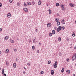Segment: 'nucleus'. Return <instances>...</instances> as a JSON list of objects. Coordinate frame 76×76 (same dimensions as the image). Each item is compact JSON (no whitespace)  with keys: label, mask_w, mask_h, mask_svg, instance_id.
Wrapping results in <instances>:
<instances>
[{"label":"nucleus","mask_w":76,"mask_h":76,"mask_svg":"<svg viewBox=\"0 0 76 76\" xmlns=\"http://www.w3.org/2000/svg\"><path fill=\"white\" fill-rule=\"evenodd\" d=\"M35 39H34L33 40V43H34H34H35V42H35Z\"/></svg>","instance_id":"obj_29"},{"label":"nucleus","mask_w":76,"mask_h":76,"mask_svg":"<svg viewBox=\"0 0 76 76\" xmlns=\"http://www.w3.org/2000/svg\"><path fill=\"white\" fill-rule=\"evenodd\" d=\"M59 5H60V4H59V3H57L56 4V6H59Z\"/></svg>","instance_id":"obj_22"},{"label":"nucleus","mask_w":76,"mask_h":76,"mask_svg":"<svg viewBox=\"0 0 76 76\" xmlns=\"http://www.w3.org/2000/svg\"><path fill=\"white\" fill-rule=\"evenodd\" d=\"M49 13L50 15H51V10H49Z\"/></svg>","instance_id":"obj_23"},{"label":"nucleus","mask_w":76,"mask_h":76,"mask_svg":"<svg viewBox=\"0 0 76 76\" xmlns=\"http://www.w3.org/2000/svg\"><path fill=\"white\" fill-rule=\"evenodd\" d=\"M74 49L75 50H76V45L74 47Z\"/></svg>","instance_id":"obj_46"},{"label":"nucleus","mask_w":76,"mask_h":76,"mask_svg":"<svg viewBox=\"0 0 76 76\" xmlns=\"http://www.w3.org/2000/svg\"><path fill=\"white\" fill-rule=\"evenodd\" d=\"M49 35L50 37H52V36L53 35V34H52V33H50L49 34Z\"/></svg>","instance_id":"obj_17"},{"label":"nucleus","mask_w":76,"mask_h":76,"mask_svg":"<svg viewBox=\"0 0 76 76\" xmlns=\"http://www.w3.org/2000/svg\"><path fill=\"white\" fill-rule=\"evenodd\" d=\"M64 19H63L61 21V23H63L64 22Z\"/></svg>","instance_id":"obj_37"},{"label":"nucleus","mask_w":76,"mask_h":76,"mask_svg":"<svg viewBox=\"0 0 76 76\" xmlns=\"http://www.w3.org/2000/svg\"><path fill=\"white\" fill-rule=\"evenodd\" d=\"M73 76H75V74H74V75H73Z\"/></svg>","instance_id":"obj_57"},{"label":"nucleus","mask_w":76,"mask_h":76,"mask_svg":"<svg viewBox=\"0 0 76 76\" xmlns=\"http://www.w3.org/2000/svg\"><path fill=\"white\" fill-rule=\"evenodd\" d=\"M75 33H73L72 34V36L75 37Z\"/></svg>","instance_id":"obj_33"},{"label":"nucleus","mask_w":76,"mask_h":76,"mask_svg":"<svg viewBox=\"0 0 76 76\" xmlns=\"http://www.w3.org/2000/svg\"><path fill=\"white\" fill-rule=\"evenodd\" d=\"M54 29H57V28L56 27H55L54 28Z\"/></svg>","instance_id":"obj_55"},{"label":"nucleus","mask_w":76,"mask_h":76,"mask_svg":"<svg viewBox=\"0 0 76 76\" xmlns=\"http://www.w3.org/2000/svg\"><path fill=\"white\" fill-rule=\"evenodd\" d=\"M76 57H75V56H73L72 58V61H73L75 60H76Z\"/></svg>","instance_id":"obj_6"},{"label":"nucleus","mask_w":76,"mask_h":76,"mask_svg":"<svg viewBox=\"0 0 76 76\" xmlns=\"http://www.w3.org/2000/svg\"><path fill=\"white\" fill-rule=\"evenodd\" d=\"M11 42L12 43V44H13L14 43V41L13 40H12V39H10Z\"/></svg>","instance_id":"obj_8"},{"label":"nucleus","mask_w":76,"mask_h":76,"mask_svg":"<svg viewBox=\"0 0 76 76\" xmlns=\"http://www.w3.org/2000/svg\"><path fill=\"white\" fill-rule=\"evenodd\" d=\"M23 73L24 74H25V72L24 71V72H23Z\"/></svg>","instance_id":"obj_54"},{"label":"nucleus","mask_w":76,"mask_h":76,"mask_svg":"<svg viewBox=\"0 0 76 76\" xmlns=\"http://www.w3.org/2000/svg\"><path fill=\"white\" fill-rule=\"evenodd\" d=\"M41 44V43H39V45H40Z\"/></svg>","instance_id":"obj_53"},{"label":"nucleus","mask_w":76,"mask_h":76,"mask_svg":"<svg viewBox=\"0 0 76 76\" xmlns=\"http://www.w3.org/2000/svg\"><path fill=\"white\" fill-rule=\"evenodd\" d=\"M16 61H17V58L16 59Z\"/></svg>","instance_id":"obj_61"},{"label":"nucleus","mask_w":76,"mask_h":76,"mask_svg":"<svg viewBox=\"0 0 76 76\" xmlns=\"http://www.w3.org/2000/svg\"><path fill=\"white\" fill-rule=\"evenodd\" d=\"M38 5H41V1L40 0H39L38 2Z\"/></svg>","instance_id":"obj_7"},{"label":"nucleus","mask_w":76,"mask_h":76,"mask_svg":"<svg viewBox=\"0 0 76 76\" xmlns=\"http://www.w3.org/2000/svg\"><path fill=\"white\" fill-rule=\"evenodd\" d=\"M70 45H72V44H71Z\"/></svg>","instance_id":"obj_60"},{"label":"nucleus","mask_w":76,"mask_h":76,"mask_svg":"<svg viewBox=\"0 0 76 76\" xmlns=\"http://www.w3.org/2000/svg\"><path fill=\"white\" fill-rule=\"evenodd\" d=\"M9 49H6V51H5V52L6 53H9Z\"/></svg>","instance_id":"obj_9"},{"label":"nucleus","mask_w":76,"mask_h":76,"mask_svg":"<svg viewBox=\"0 0 76 76\" xmlns=\"http://www.w3.org/2000/svg\"><path fill=\"white\" fill-rule=\"evenodd\" d=\"M2 6V4L0 3V7H1Z\"/></svg>","instance_id":"obj_45"},{"label":"nucleus","mask_w":76,"mask_h":76,"mask_svg":"<svg viewBox=\"0 0 76 76\" xmlns=\"http://www.w3.org/2000/svg\"><path fill=\"white\" fill-rule=\"evenodd\" d=\"M7 17H8V18H10V16H11V14H10V13H8L7 15Z\"/></svg>","instance_id":"obj_11"},{"label":"nucleus","mask_w":76,"mask_h":76,"mask_svg":"<svg viewBox=\"0 0 76 76\" xmlns=\"http://www.w3.org/2000/svg\"><path fill=\"white\" fill-rule=\"evenodd\" d=\"M9 38V36H7L5 37V39H8Z\"/></svg>","instance_id":"obj_21"},{"label":"nucleus","mask_w":76,"mask_h":76,"mask_svg":"<svg viewBox=\"0 0 76 76\" xmlns=\"http://www.w3.org/2000/svg\"><path fill=\"white\" fill-rule=\"evenodd\" d=\"M66 73H70V70H67L66 71Z\"/></svg>","instance_id":"obj_16"},{"label":"nucleus","mask_w":76,"mask_h":76,"mask_svg":"<svg viewBox=\"0 0 76 76\" xmlns=\"http://www.w3.org/2000/svg\"><path fill=\"white\" fill-rule=\"evenodd\" d=\"M57 62L56 61L55 62V63L53 64V67L54 68H57Z\"/></svg>","instance_id":"obj_1"},{"label":"nucleus","mask_w":76,"mask_h":76,"mask_svg":"<svg viewBox=\"0 0 76 76\" xmlns=\"http://www.w3.org/2000/svg\"><path fill=\"white\" fill-rule=\"evenodd\" d=\"M1 70V68H0V70Z\"/></svg>","instance_id":"obj_62"},{"label":"nucleus","mask_w":76,"mask_h":76,"mask_svg":"<svg viewBox=\"0 0 76 76\" xmlns=\"http://www.w3.org/2000/svg\"><path fill=\"white\" fill-rule=\"evenodd\" d=\"M69 5L70 6H71V7H75V4H72V3H70Z\"/></svg>","instance_id":"obj_2"},{"label":"nucleus","mask_w":76,"mask_h":76,"mask_svg":"<svg viewBox=\"0 0 76 76\" xmlns=\"http://www.w3.org/2000/svg\"><path fill=\"white\" fill-rule=\"evenodd\" d=\"M52 33L53 34V35H54L56 33V32L55 31V30H53L52 31Z\"/></svg>","instance_id":"obj_12"},{"label":"nucleus","mask_w":76,"mask_h":76,"mask_svg":"<svg viewBox=\"0 0 76 76\" xmlns=\"http://www.w3.org/2000/svg\"><path fill=\"white\" fill-rule=\"evenodd\" d=\"M59 29H60V30H61V29H62V28L61 27V26H59L58 27V28Z\"/></svg>","instance_id":"obj_25"},{"label":"nucleus","mask_w":76,"mask_h":76,"mask_svg":"<svg viewBox=\"0 0 76 76\" xmlns=\"http://www.w3.org/2000/svg\"><path fill=\"white\" fill-rule=\"evenodd\" d=\"M17 6H20V4L19 3H17Z\"/></svg>","instance_id":"obj_39"},{"label":"nucleus","mask_w":76,"mask_h":76,"mask_svg":"<svg viewBox=\"0 0 76 76\" xmlns=\"http://www.w3.org/2000/svg\"><path fill=\"white\" fill-rule=\"evenodd\" d=\"M60 31V30L58 29V28H57V32H59V31Z\"/></svg>","instance_id":"obj_31"},{"label":"nucleus","mask_w":76,"mask_h":76,"mask_svg":"<svg viewBox=\"0 0 76 76\" xmlns=\"http://www.w3.org/2000/svg\"><path fill=\"white\" fill-rule=\"evenodd\" d=\"M55 21L56 22H58V18H57L55 20Z\"/></svg>","instance_id":"obj_28"},{"label":"nucleus","mask_w":76,"mask_h":76,"mask_svg":"<svg viewBox=\"0 0 76 76\" xmlns=\"http://www.w3.org/2000/svg\"><path fill=\"white\" fill-rule=\"evenodd\" d=\"M62 10H64V7L62 8Z\"/></svg>","instance_id":"obj_43"},{"label":"nucleus","mask_w":76,"mask_h":76,"mask_svg":"<svg viewBox=\"0 0 76 76\" xmlns=\"http://www.w3.org/2000/svg\"><path fill=\"white\" fill-rule=\"evenodd\" d=\"M51 75H53L54 74V71L53 70H52L51 71V73H50Z\"/></svg>","instance_id":"obj_5"},{"label":"nucleus","mask_w":76,"mask_h":76,"mask_svg":"<svg viewBox=\"0 0 76 76\" xmlns=\"http://www.w3.org/2000/svg\"><path fill=\"white\" fill-rule=\"evenodd\" d=\"M40 73L41 74H44V72L43 71H41Z\"/></svg>","instance_id":"obj_35"},{"label":"nucleus","mask_w":76,"mask_h":76,"mask_svg":"<svg viewBox=\"0 0 76 76\" xmlns=\"http://www.w3.org/2000/svg\"><path fill=\"white\" fill-rule=\"evenodd\" d=\"M32 4H33V5H34V4H35V1H33L32 2Z\"/></svg>","instance_id":"obj_30"},{"label":"nucleus","mask_w":76,"mask_h":76,"mask_svg":"<svg viewBox=\"0 0 76 76\" xmlns=\"http://www.w3.org/2000/svg\"><path fill=\"white\" fill-rule=\"evenodd\" d=\"M61 8H63L64 7V5H63L62 4H61Z\"/></svg>","instance_id":"obj_19"},{"label":"nucleus","mask_w":76,"mask_h":76,"mask_svg":"<svg viewBox=\"0 0 76 76\" xmlns=\"http://www.w3.org/2000/svg\"><path fill=\"white\" fill-rule=\"evenodd\" d=\"M27 6H30L31 4V3L30 2H27Z\"/></svg>","instance_id":"obj_13"},{"label":"nucleus","mask_w":76,"mask_h":76,"mask_svg":"<svg viewBox=\"0 0 76 76\" xmlns=\"http://www.w3.org/2000/svg\"><path fill=\"white\" fill-rule=\"evenodd\" d=\"M12 1H13V0H10V3H12Z\"/></svg>","instance_id":"obj_36"},{"label":"nucleus","mask_w":76,"mask_h":76,"mask_svg":"<svg viewBox=\"0 0 76 76\" xmlns=\"http://www.w3.org/2000/svg\"><path fill=\"white\" fill-rule=\"evenodd\" d=\"M2 74H4V69H2Z\"/></svg>","instance_id":"obj_27"},{"label":"nucleus","mask_w":76,"mask_h":76,"mask_svg":"<svg viewBox=\"0 0 76 76\" xmlns=\"http://www.w3.org/2000/svg\"><path fill=\"white\" fill-rule=\"evenodd\" d=\"M2 31V29L1 28H0V32H1Z\"/></svg>","instance_id":"obj_50"},{"label":"nucleus","mask_w":76,"mask_h":76,"mask_svg":"<svg viewBox=\"0 0 76 76\" xmlns=\"http://www.w3.org/2000/svg\"><path fill=\"white\" fill-rule=\"evenodd\" d=\"M6 64L7 66H9V62L8 61H6Z\"/></svg>","instance_id":"obj_18"},{"label":"nucleus","mask_w":76,"mask_h":76,"mask_svg":"<svg viewBox=\"0 0 76 76\" xmlns=\"http://www.w3.org/2000/svg\"><path fill=\"white\" fill-rule=\"evenodd\" d=\"M39 50H37V53H39Z\"/></svg>","instance_id":"obj_40"},{"label":"nucleus","mask_w":76,"mask_h":76,"mask_svg":"<svg viewBox=\"0 0 76 76\" xmlns=\"http://www.w3.org/2000/svg\"><path fill=\"white\" fill-rule=\"evenodd\" d=\"M47 26L48 28H50V27L51 26V23H48Z\"/></svg>","instance_id":"obj_4"},{"label":"nucleus","mask_w":76,"mask_h":76,"mask_svg":"<svg viewBox=\"0 0 76 76\" xmlns=\"http://www.w3.org/2000/svg\"><path fill=\"white\" fill-rule=\"evenodd\" d=\"M38 32V30L37 29L36 30V32Z\"/></svg>","instance_id":"obj_49"},{"label":"nucleus","mask_w":76,"mask_h":76,"mask_svg":"<svg viewBox=\"0 0 76 76\" xmlns=\"http://www.w3.org/2000/svg\"><path fill=\"white\" fill-rule=\"evenodd\" d=\"M4 74V75H4V76H6V74L4 73V74Z\"/></svg>","instance_id":"obj_47"},{"label":"nucleus","mask_w":76,"mask_h":76,"mask_svg":"<svg viewBox=\"0 0 76 76\" xmlns=\"http://www.w3.org/2000/svg\"><path fill=\"white\" fill-rule=\"evenodd\" d=\"M64 68H63L62 69V70H61V72L62 73H63V72H64Z\"/></svg>","instance_id":"obj_15"},{"label":"nucleus","mask_w":76,"mask_h":76,"mask_svg":"<svg viewBox=\"0 0 76 76\" xmlns=\"http://www.w3.org/2000/svg\"><path fill=\"white\" fill-rule=\"evenodd\" d=\"M66 61H69V59H68V58L66 59Z\"/></svg>","instance_id":"obj_42"},{"label":"nucleus","mask_w":76,"mask_h":76,"mask_svg":"<svg viewBox=\"0 0 76 76\" xmlns=\"http://www.w3.org/2000/svg\"><path fill=\"white\" fill-rule=\"evenodd\" d=\"M13 67L15 68L16 67V63H14L13 64Z\"/></svg>","instance_id":"obj_10"},{"label":"nucleus","mask_w":76,"mask_h":76,"mask_svg":"<svg viewBox=\"0 0 76 76\" xmlns=\"http://www.w3.org/2000/svg\"><path fill=\"white\" fill-rule=\"evenodd\" d=\"M48 64H50V63H51V61H48Z\"/></svg>","instance_id":"obj_38"},{"label":"nucleus","mask_w":76,"mask_h":76,"mask_svg":"<svg viewBox=\"0 0 76 76\" xmlns=\"http://www.w3.org/2000/svg\"><path fill=\"white\" fill-rule=\"evenodd\" d=\"M73 57H76V53H75L74 55L73 56Z\"/></svg>","instance_id":"obj_34"},{"label":"nucleus","mask_w":76,"mask_h":76,"mask_svg":"<svg viewBox=\"0 0 76 76\" xmlns=\"http://www.w3.org/2000/svg\"><path fill=\"white\" fill-rule=\"evenodd\" d=\"M58 15V14H57V15Z\"/></svg>","instance_id":"obj_63"},{"label":"nucleus","mask_w":76,"mask_h":76,"mask_svg":"<svg viewBox=\"0 0 76 76\" xmlns=\"http://www.w3.org/2000/svg\"><path fill=\"white\" fill-rule=\"evenodd\" d=\"M24 5L25 7H26V6H28L27 4H26V3H25V2L24 3Z\"/></svg>","instance_id":"obj_24"},{"label":"nucleus","mask_w":76,"mask_h":76,"mask_svg":"<svg viewBox=\"0 0 76 76\" xmlns=\"http://www.w3.org/2000/svg\"><path fill=\"white\" fill-rule=\"evenodd\" d=\"M58 41H61V37H59L58 39Z\"/></svg>","instance_id":"obj_32"},{"label":"nucleus","mask_w":76,"mask_h":76,"mask_svg":"<svg viewBox=\"0 0 76 76\" xmlns=\"http://www.w3.org/2000/svg\"><path fill=\"white\" fill-rule=\"evenodd\" d=\"M47 6H48V4H47Z\"/></svg>","instance_id":"obj_58"},{"label":"nucleus","mask_w":76,"mask_h":76,"mask_svg":"<svg viewBox=\"0 0 76 76\" xmlns=\"http://www.w3.org/2000/svg\"><path fill=\"white\" fill-rule=\"evenodd\" d=\"M27 65H28V66H30V64H29V63H28L27 64Z\"/></svg>","instance_id":"obj_48"},{"label":"nucleus","mask_w":76,"mask_h":76,"mask_svg":"<svg viewBox=\"0 0 76 76\" xmlns=\"http://www.w3.org/2000/svg\"><path fill=\"white\" fill-rule=\"evenodd\" d=\"M75 23H76V21H75Z\"/></svg>","instance_id":"obj_59"},{"label":"nucleus","mask_w":76,"mask_h":76,"mask_svg":"<svg viewBox=\"0 0 76 76\" xmlns=\"http://www.w3.org/2000/svg\"><path fill=\"white\" fill-rule=\"evenodd\" d=\"M24 69H25V70H26V69L25 67H24Z\"/></svg>","instance_id":"obj_52"},{"label":"nucleus","mask_w":76,"mask_h":76,"mask_svg":"<svg viewBox=\"0 0 76 76\" xmlns=\"http://www.w3.org/2000/svg\"><path fill=\"white\" fill-rule=\"evenodd\" d=\"M32 48L33 49V50H35V46H32Z\"/></svg>","instance_id":"obj_26"},{"label":"nucleus","mask_w":76,"mask_h":76,"mask_svg":"<svg viewBox=\"0 0 76 76\" xmlns=\"http://www.w3.org/2000/svg\"><path fill=\"white\" fill-rule=\"evenodd\" d=\"M62 23L63 25H64V24H65V23L64 22L63 23Z\"/></svg>","instance_id":"obj_51"},{"label":"nucleus","mask_w":76,"mask_h":76,"mask_svg":"<svg viewBox=\"0 0 76 76\" xmlns=\"http://www.w3.org/2000/svg\"><path fill=\"white\" fill-rule=\"evenodd\" d=\"M23 10L25 12H28V9L26 8H24Z\"/></svg>","instance_id":"obj_3"},{"label":"nucleus","mask_w":76,"mask_h":76,"mask_svg":"<svg viewBox=\"0 0 76 76\" xmlns=\"http://www.w3.org/2000/svg\"><path fill=\"white\" fill-rule=\"evenodd\" d=\"M14 51H15V52H16L17 51V50H16V49H14Z\"/></svg>","instance_id":"obj_44"},{"label":"nucleus","mask_w":76,"mask_h":76,"mask_svg":"<svg viewBox=\"0 0 76 76\" xmlns=\"http://www.w3.org/2000/svg\"><path fill=\"white\" fill-rule=\"evenodd\" d=\"M60 25V22H58L57 23V25L58 26V25Z\"/></svg>","instance_id":"obj_14"},{"label":"nucleus","mask_w":76,"mask_h":76,"mask_svg":"<svg viewBox=\"0 0 76 76\" xmlns=\"http://www.w3.org/2000/svg\"><path fill=\"white\" fill-rule=\"evenodd\" d=\"M59 56H61V53H59Z\"/></svg>","instance_id":"obj_41"},{"label":"nucleus","mask_w":76,"mask_h":76,"mask_svg":"<svg viewBox=\"0 0 76 76\" xmlns=\"http://www.w3.org/2000/svg\"><path fill=\"white\" fill-rule=\"evenodd\" d=\"M62 28V30H64V29H65V27H64V26H62L61 27Z\"/></svg>","instance_id":"obj_20"},{"label":"nucleus","mask_w":76,"mask_h":76,"mask_svg":"<svg viewBox=\"0 0 76 76\" xmlns=\"http://www.w3.org/2000/svg\"><path fill=\"white\" fill-rule=\"evenodd\" d=\"M1 54V52L0 51V54Z\"/></svg>","instance_id":"obj_56"}]
</instances>
